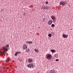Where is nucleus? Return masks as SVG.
<instances>
[{
    "instance_id": "obj_1",
    "label": "nucleus",
    "mask_w": 73,
    "mask_h": 73,
    "mask_svg": "<svg viewBox=\"0 0 73 73\" xmlns=\"http://www.w3.org/2000/svg\"><path fill=\"white\" fill-rule=\"evenodd\" d=\"M9 45L7 44L6 45L5 47H3V49L4 50L3 52H0V55H3V54H4L6 53V52L8 51V48H9Z\"/></svg>"
},
{
    "instance_id": "obj_2",
    "label": "nucleus",
    "mask_w": 73,
    "mask_h": 73,
    "mask_svg": "<svg viewBox=\"0 0 73 73\" xmlns=\"http://www.w3.org/2000/svg\"><path fill=\"white\" fill-rule=\"evenodd\" d=\"M46 58L48 60H51V59L52 58V56L51 54H47Z\"/></svg>"
},
{
    "instance_id": "obj_3",
    "label": "nucleus",
    "mask_w": 73,
    "mask_h": 73,
    "mask_svg": "<svg viewBox=\"0 0 73 73\" xmlns=\"http://www.w3.org/2000/svg\"><path fill=\"white\" fill-rule=\"evenodd\" d=\"M27 67L28 68H32V69L33 68V67H34V65H33V64L31 63L29 64V65H27Z\"/></svg>"
},
{
    "instance_id": "obj_4",
    "label": "nucleus",
    "mask_w": 73,
    "mask_h": 73,
    "mask_svg": "<svg viewBox=\"0 0 73 73\" xmlns=\"http://www.w3.org/2000/svg\"><path fill=\"white\" fill-rule=\"evenodd\" d=\"M66 1H64V2L61 1L60 2V4L62 5V6H64V5H65L66 4Z\"/></svg>"
},
{
    "instance_id": "obj_5",
    "label": "nucleus",
    "mask_w": 73,
    "mask_h": 73,
    "mask_svg": "<svg viewBox=\"0 0 73 73\" xmlns=\"http://www.w3.org/2000/svg\"><path fill=\"white\" fill-rule=\"evenodd\" d=\"M48 25H51V24H52V20H50L48 21Z\"/></svg>"
},
{
    "instance_id": "obj_6",
    "label": "nucleus",
    "mask_w": 73,
    "mask_h": 73,
    "mask_svg": "<svg viewBox=\"0 0 73 73\" xmlns=\"http://www.w3.org/2000/svg\"><path fill=\"white\" fill-rule=\"evenodd\" d=\"M28 47L27 45V44H24L23 46V49L25 50Z\"/></svg>"
},
{
    "instance_id": "obj_7",
    "label": "nucleus",
    "mask_w": 73,
    "mask_h": 73,
    "mask_svg": "<svg viewBox=\"0 0 73 73\" xmlns=\"http://www.w3.org/2000/svg\"><path fill=\"white\" fill-rule=\"evenodd\" d=\"M28 62H29V63H31V62H33V59H32L30 58L28 60Z\"/></svg>"
},
{
    "instance_id": "obj_8",
    "label": "nucleus",
    "mask_w": 73,
    "mask_h": 73,
    "mask_svg": "<svg viewBox=\"0 0 73 73\" xmlns=\"http://www.w3.org/2000/svg\"><path fill=\"white\" fill-rule=\"evenodd\" d=\"M62 36L64 38H66L68 37V35H65V34H63L62 35Z\"/></svg>"
},
{
    "instance_id": "obj_9",
    "label": "nucleus",
    "mask_w": 73,
    "mask_h": 73,
    "mask_svg": "<svg viewBox=\"0 0 73 73\" xmlns=\"http://www.w3.org/2000/svg\"><path fill=\"white\" fill-rule=\"evenodd\" d=\"M49 73H56V72L54 70H52L50 71Z\"/></svg>"
},
{
    "instance_id": "obj_10",
    "label": "nucleus",
    "mask_w": 73,
    "mask_h": 73,
    "mask_svg": "<svg viewBox=\"0 0 73 73\" xmlns=\"http://www.w3.org/2000/svg\"><path fill=\"white\" fill-rule=\"evenodd\" d=\"M56 18V17L52 15L51 17V18L52 19V20H55V19Z\"/></svg>"
},
{
    "instance_id": "obj_11",
    "label": "nucleus",
    "mask_w": 73,
    "mask_h": 73,
    "mask_svg": "<svg viewBox=\"0 0 73 73\" xmlns=\"http://www.w3.org/2000/svg\"><path fill=\"white\" fill-rule=\"evenodd\" d=\"M10 60L9 58H7V59L6 62H9Z\"/></svg>"
},
{
    "instance_id": "obj_12",
    "label": "nucleus",
    "mask_w": 73,
    "mask_h": 73,
    "mask_svg": "<svg viewBox=\"0 0 73 73\" xmlns=\"http://www.w3.org/2000/svg\"><path fill=\"white\" fill-rule=\"evenodd\" d=\"M32 44V42L31 41V42H28V41H27V44Z\"/></svg>"
},
{
    "instance_id": "obj_13",
    "label": "nucleus",
    "mask_w": 73,
    "mask_h": 73,
    "mask_svg": "<svg viewBox=\"0 0 73 73\" xmlns=\"http://www.w3.org/2000/svg\"><path fill=\"white\" fill-rule=\"evenodd\" d=\"M34 50H35V52H36V53H38V49H35Z\"/></svg>"
},
{
    "instance_id": "obj_14",
    "label": "nucleus",
    "mask_w": 73,
    "mask_h": 73,
    "mask_svg": "<svg viewBox=\"0 0 73 73\" xmlns=\"http://www.w3.org/2000/svg\"><path fill=\"white\" fill-rule=\"evenodd\" d=\"M51 52H52V53H54V52H56V51H55V50H51Z\"/></svg>"
},
{
    "instance_id": "obj_15",
    "label": "nucleus",
    "mask_w": 73,
    "mask_h": 73,
    "mask_svg": "<svg viewBox=\"0 0 73 73\" xmlns=\"http://www.w3.org/2000/svg\"><path fill=\"white\" fill-rule=\"evenodd\" d=\"M30 52V50H29V49H28L27 50H26V52L27 53H29Z\"/></svg>"
},
{
    "instance_id": "obj_16",
    "label": "nucleus",
    "mask_w": 73,
    "mask_h": 73,
    "mask_svg": "<svg viewBox=\"0 0 73 73\" xmlns=\"http://www.w3.org/2000/svg\"><path fill=\"white\" fill-rule=\"evenodd\" d=\"M48 36H49L50 37H51L52 36V35L50 34H48Z\"/></svg>"
},
{
    "instance_id": "obj_17",
    "label": "nucleus",
    "mask_w": 73,
    "mask_h": 73,
    "mask_svg": "<svg viewBox=\"0 0 73 73\" xmlns=\"http://www.w3.org/2000/svg\"><path fill=\"white\" fill-rule=\"evenodd\" d=\"M18 55V54L17 53V52H16L15 54V56H17Z\"/></svg>"
},
{
    "instance_id": "obj_18",
    "label": "nucleus",
    "mask_w": 73,
    "mask_h": 73,
    "mask_svg": "<svg viewBox=\"0 0 73 73\" xmlns=\"http://www.w3.org/2000/svg\"><path fill=\"white\" fill-rule=\"evenodd\" d=\"M51 26L52 27H54V25L52 24L51 25Z\"/></svg>"
},
{
    "instance_id": "obj_19",
    "label": "nucleus",
    "mask_w": 73,
    "mask_h": 73,
    "mask_svg": "<svg viewBox=\"0 0 73 73\" xmlns=\"http://www.w3.org/2000/svg\"><path fill=\"white\" fill-rule=\"evenodd\" d=\"M42 9H45V7H44L43 6L42 7Z\"/></svg>"
},
{
    "instance_id": "obj_20",
    "label": "nucleus",
    "mask_w": 73,
    "mask_h": 73,
    "mask_svg": "<svg viewBox=\"0 0 73 73\" xmlns=\"http://www.w3.org/2000/svg\"><path fill=\"white\" fill-rule=\"evenodd\" d=\"M17 52V53H18V54H19V53H21V52Z\"/></svg>"
},
{
    "instance_id": "obj_21",
    "label": "nucleus",
    "mask_w": 73,
    "mask_h": 73,
    "mask_svg": "<svg viewBox=\"0 0 73 73\" xmlns=\"http://www.w3.org/2000/svg\"><path fill=\"white\" fill-rule=\"evenodd\" d=\"M48 4V1L46 2V4Z\"/></svg>"
},
{
    "instance_id": "obj_22",
    "label": "nucleus",
    "mask_w": 73,
    "mask_h": 73,
    "mask_svg": "<svg viewBox=\"0 0 73 73\" xmlns=\"http://www.w3.org/2000/svg\"><path fill=\"white\" fill-rule=\"evenodd\" d=\"M44 9H48V7H44Z\"/></svg>"
},
{
    "instance_id": "obj_23",
    "label": "nucleus",
    "mask_w": 73,
    "mask_h": 73,
    "mask_svg": "<svg viewBox=\"0 0 73 73\" xmlns=\"http://www.w3.org/2000/svg\"><path fill=\"white\" fill-rule=\"evenodd\" d=\"M58 60H59L58 59H56L55 60V61H58Z\"/></svg>"
},
{
    "instance_id": "obj_24",
    "label": "nucleus",
    "mask_w": 73,
    "mask_h": 73,
    "mask_svg": "<svg viewBox=\"0 0 73 73\" xmlns=\"http://www.w3.org/2000/svg\"><path fill=\"white\" fill-rule=\"evenodd\" d=\"M26 15V14H25V13H24L23 14L24 16H25V15Z\"/></svg>"
}]
</instances>
